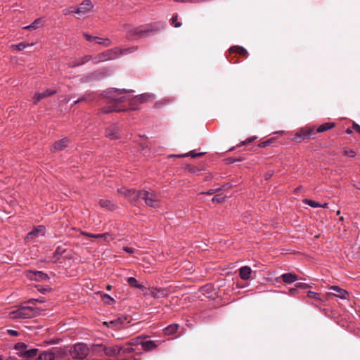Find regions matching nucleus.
<instances>
[{
    "label": "nucleus",
    "instance_id": "4",
    "mask_svg": "<svg viewBox=\"0 0 360 360\" xmlns=\"http://www.w3.org/2000/svg\"><path fill=\"white\" fill-rule=\"evenodd\" d=\"M39 314L40 310L38 308L28 305H22L10 314L12 319H30Z\"/></svg>",
    "mask_w": 360,
    "mask_h": 360
},
{
    "label": "nucleus",
    "instance_id": "13",
    "mask_svg": "<svg viewBox=\"0 0 360 360\" xmlns=\"http://www.w3.org/2000/svg\"><path fill=\"white\" fill-rule=\"evenodd\" d=\"M126 318L119 317L118 319L110 321L109 322H104V324L107 326L108 328H111L113 329H120L124 324Z\"/></svg>",
    "mask_w": 360,
    "mask_h": 360
},
{
    "label": "nucleus",
    "instance_id": "5",
    "mask_svg": "<svg viewBox=\"0 0 360 360\" xmlns=\"http://www.w3.org/2000/svg\"><path fill=\"white\" fill-rule=\"evenodd\" d=\"M142 200L146 205L152 207H158L161 200V195L154 191L142 190Z\"/></svg>",
    "mask_w": 360,
    "mask_h": 360
},
{
    "label": "nucleus",
    "instance_id": "16",
    "mask_svg": "<svg viewBox=\"0 0 360 360\" xmlns=\"http://www.w3.org/2000/svg\"><path fill=\"white\" fill-rule=\"evenodd\" d=\"M104 53L107 60H114L120 57V50L119 47L106 50Z\"/></svg>",
    "mask_w": 360,
    "mask_h": 360
},
{
    "label": "nucleus",
    "instance_id": "33",
    "mask_svg": "<svg viewBox=\"0 0 360 360\" xmlns=\"http://www.w3.org/2000/svg\"><path fill=\"white\" fill-rule=\"evenodd\" d=\"M142 347L146 351H150L155 349L157 345L153 340H146L142 342Z\"/></svg>",
    "mask_w": 360,
    "mask_h": 360
},
{
    "label": "nucleus",
    "instance_id": "56",
    "mask_svg": "<svg viewBox=\"0 0 360 360\" xmlns=\"http://www.w3.org/2000/svg\"><path fill=\"white\" fill-rule=\"evenodd\" d=\"M50 289H51L50 288L46 287V288H39V289H38V290H39L40 292L45 294V293H46L47 292H49V291L50 290Z\"/></svg>",
    "mask_w": 360,
    "mask_h": 360
},
{
    "label": "nucleus",
    "instance_id": "29",
    "mask_svg": "<svg viewBox=\"0 0 360 360\" xmlns=\"http://www.w3.org/2000/svg\"><path fill=\"white\" fill-rule=\"evenodd\" d=\"M330 289L336 292L339 297L342 299H347V292L345 290L342 289L336 285L332 286Z\"/></svg>",
    "mask_w": 360,
    "mask_h": 360
},
{
    "label": "nucleus",
    "instance_id": "10",
    "mask_svg": "<svg viewBox=\"0 0 360 360\" xmlns=\"http://www.w3.org/2000/svg\"><path fill=\"white\" fill-rule=\"evenodd\" d=\"M150 295L154 298H165L169 295V292L165 288H153L150 289Z\"/></svg>",
    "mask_w": 360,
    "mask_h": 360
},
{
    "label": "nucleus",
    "instance_id": "32",
    "mask_svg": "<svg viewBox=\"0 0 360 360\" xmlns=\"http://www.w3.org/2000/svg\"><path fill=\"white\" fill-rule=\"evenodd\" d=\"M335 127V124L333 122H326L321 125H320L316 129V132L321 133L324 132L328 129H330Z\"/></svg>",
    "mask_w": 360,
    "mask_h": 360
},
{
    "label": "nucleus",
    "instance_id": "57",
    "mask_svg": "<svg viewBox=\"0 0 360 360\" xmlns=\"http://www.w3.org/2000/svg\"><path fill=\"white\" fill-rule=\"evenodd\" d=\"M289 292H290V295H296L298 292L297 288L295 287V288H290Z\"/></svg>",
    "mask_w": 360,
    "mask_h": 360
},
{
    "label": "nucleus",
    "instance_id": "61",
    "mask_svg": "<svg viewBox=\"0 0 360 360\" xmlns=\"http://www.w3.org/2000/svg\"><path fill=\"white\" fill-rule=\"evenodd\" d=\"M255 139H256V136H253V137H251V138H248V139H246V140L243 143V144H246V143H250V142L253 141Z\"/></svg>",
    "mask_w": 360,
    "mask_h": 360
},
{
    "label": "nucleus",
    "instance_id": "58",
    "mask_svg": "<svg viewBox=\"0 0 360 360\" xmlns=\"http://www.w3.org/2000/svg\"><path fill=\"white\" fill-rule=\"evenodd\" d=\"M221 188H217V189H210L208 191H207L206 193H205V194L207 195H212L214 194V193H216L217 191H219Z\"/></svg>",
    "mask_w": 360,
    "mask_h": 360
},
{
    "label": "nucleus",
    "instance_id": "51",
    "mask_svg": "<svg viewBox=\"0 0 360 360\" xmlns=\"http://www.w3.org/2000/svg\"><path fill=\"white\" fill-rule=\"evenodd\" d=\"M134 352V349L131 347H122L121 352L124 354H129Z\"/></svg>",
    "mask_w": 360,
    "mask_h": 360
},
{
    "label": "nucleus",
    "instance_id": "9",
    "mask_svg": "<svg viewBox=\"0 0 360 360\" xmlns=\"http://www.w3.org/2000/svg\"><path fill=\"white\" fill-rule=\"evenodd\" d=\"M92 8V3L89 0H85L77 7L75 13L79 15H84L89 12Z\"/></svg>",
    "mask_w": 360,
    "mask_h": 360
},
{
    "label": "nucleus",
    "instance_id": "44",
    "mask_svg": "<svg viewBox=\"0 0 360 360\" xmlns=\"http://www.w3.org/2000/svg\"><path fill=\"white\" fill-rule=\"evenodd\" d=\"M28 46V45L25 44H23V43H20V44H13L11 46L12 48L18 50V51H22L23 49H25V48H27Z\"/></svg>",
    "mask_w": 360,
    "mask_h": 360
},
{
    "label": "nucleus",
    "instance_id": "28",
    "mask_svg": "<svg viewBox=\"0 0 360 360\" xmlns=\"http://www.w3.org/2000/svg\"><path fill=\"white\" fill-rule=\"evenodd\" d=\"M127 283L132 288H138L141 290H143L144 289V286L141 284H139L138 281L134 277L128 278Z\"/></svg>",
    "mask_w": 360,
    "mask_h": 360
},
{
    "label": "nucleus",
    "instance_id": "43",
    "mask_svg": "<svg viewBox=\"0 0 360 360\" xmlns=\"http://www.w3.org/2000/svg\"><path fill=\"white\" fill-rule=\"evenodd\" d=\"M226 198V195H223V194H217V195H215L212 199V202L214 203H220L221 202L224 201V200Z\"/></svg>",
    "mask_w": 360,
    "mask_h": 360
},
{
    "label": "nucleus",
    "instance_id": "35",
    "mask_svg": "<svg viewBox=\"0 0 360 360\" xmlns=\"http://www.w3.org/2000/svg\"><path fill=\"white\" fill-rule=\"evenodd\" d=\"M229 51L231 52H236L241 56H245L248 53L246 49L242 46H232L229 49Z\"/></svg>",
    "mask_w": 360,
    "mask_h": 360
},
{
    "label": "nucleus",
    "instance_id": "14",
    "mask_svg": "<svg viewBox=\"0 0 360 360\" xmlns=\"http://www.w3.org/2000/svg\"><path fill=\"white\" fill-rule=\"evenodd\" d=\"M122 349V347L120 346H111V347H105L104 349L103 354L108 356H115L119 354Z\"/></svg>",
    "mask_w": 360,
    "mask_h": 360
},
{
    "label": "nucleus",
    "instance_id": "17",
    "mask_svg": "<svg viewBox=\"0 0 360 360\" xmlns=\"http://www.w3.org/2000/svg\"><path fill=\"white\" fill-rule=\"evenodd\" d=\"M46 232V229L44 226H38L34 230L31 231L28 233L27 236V239L30 240L33 238V236H44Z\"/></svg>",
    "mask_w": 360,
    "mask_h": 360
},
{
    "label": "nucleus",
    "instance_id": "22",
    "mask_svg": "<svg viewBox=\"0 0 360 360\" xmlns=\"http://www.w3.org/2000/svg\"><path fill=\"white\" fill-rule=\"evenodd\" d=\"M91 58V56L89 55H86L75 61L71 62L68 64L69 68H75L82 65L85 64L88 61H89Z\"/></svg>",
    "mask_w": 360,
    "mask_h": 360
},
{
    "label": "nucleus",
    "instance_id": "34",
    "mask_svg": "<svg viewBox=\"0 0 360 360\" xmlns=\"http://www.w3.org/2000/svg\"><path fill=\"white\" fill-rule=\"evenodd\" d=\"M99 205L101 207L103 208H106L108 210H112L115 208V205L111 203V202L108 200L102 199L99 202Z\"/></svg>",
    "mask_w": 360,
    "mask_h": 360
},
{
    "label": "nucleus",
    "instance_id": "19",
    "mask_svg": "<svg viewBox=\"0 0 360 360\" xmlns=\"http://www.w3.org/2000/svg\"><path fill=\"white\" fill-rule=\"evenodd\" d=\"M299 132L302 135V136L304 139H309L312 135L315 134L314 127H306L302 128L299 130Z\"/></svg>",
    "mask_w": 360,
    "mask_h": 360
},
{
    "label": "nucleus",
    "instance_id": "48",
    "mask_svg": "<svg viewBox=\"0 0 360 360\" xmlns=\"http://www.w3.org/2000/svg\"><path fill=\"white\" fill-rule=\"evenodd\" d=\"M177 18H178V15H176L173 16V17H172V25H173L175 27H181V22H176Z\"/></svg>",
    "mask_w": 360,
    "mask_h": 360
},
{
    "label": "nucleus",
    "instance_id": "42",
    "mask_svg": "<svg viewBox=\"0 0 360 360\" xmlns=\"http://www.w3.org/2000/svg\"><path fill=\"white\" fill-rule=\"evenodd\" d=\"M203 154H204L203 153H194V151H191L188 153H185V154H182V155H177L175 156L179 157V158H183V157H186V156H191L192 158H196V157L202 156Z\"/></svg>",
    "mask_w": 360,
    "mask_h": 360
},
{
    "label": "nucleus",
    "instance_id": "36",
    "mask_svg": "<svg viewBox=\"0 0 360 360\" xmlns=\"http://www.w3.org/2000/svg\"><path fill=\"white\" fill-rule=\"evenodd\" d=\"M137 49H138V47L136 46H130V47H128V48H125V49H120V56H123V55H127V54L133 53V52L136 51L137 50Z\"/></svg>",
    "mask_w": 360,
    "mask_h": 360
},
{
    "label": "nucleus",
    "instance_id": "49",
    "mask_svg": "<svg viewBox=\"0 0 360 360\" xmlns=\"http://www.w3.org/2000/svg\"><path fill=\"white\" fill-rule=\"evenodd\" d=\"M307 296L310 298H313V299H316V300L320 299L319 294L315 292H313V291H309L307 292Z\"/></svg>",
    "mask_w": 360,
    "mask_h": 360
},
{
    "label": "nucleus",
    "instance_id": "21",
    "mask_svg": "<svg viewBox=\"0 0 360 360\" xmlns=\"http://www.w3.org/2000/svg\"><path fill=\"white\" fill-rule=\"evenodd\" d=\"M252 269L250 266H244L239 269V275L241 279L248 280L250 278Z\"/></svg>",
    "mask_w": 360,
    "mask_h": 360
},
{
    "label": "nucleus",
    "instance_id": "1",
    "mask_svg": "<svg viewBox=\"0 0 360 360\" xmlns=\"http://www.w3.org/2000/svg\"><path fill=\"white\" fill-rule=\"evenodd\" d=\"M131 92H133V91L125 89L110 88L106 89L103 92L102 96L107 104H108V106L102 108L101 112L103 113H108L124 110V108L120 106V104L129 100L127 94Z\"/></svg>",
    "mask_w": 360,
    "mask_h": 360
},
{
    "label": "nucleus",
    "instance_id": "62",
    "mask_svg": "<svg viewBox=\"0 0 360 360\" xmlns=\"http://www.w3.org/2000/svg\"><path fill=\"white\" fill-rule=\"evenodd\" d=\"M345 153L349 156V157H354V155H355V153L352 150H350V151H345Z\"/></svg>",
    "mask_w": 360,
    "mask_h": 360
},
{
    "label": "nucleus",
    "instance_id": "53",
    "mask_svg": "<svg viewBox=\"0 0 360 360\" xmlns=\"http://www.w3.org/2000/svg\"><path fill=\"white\" fill-rule=\"evenodd\" d=\"M27 302L28 303H34V302L42 303V302H44V299H30L28 300Z\"/></svg>",
    "mask_w": 360,
    "mask_h": 360
},
{
    "label": "nucleus",
    "instance_id": "31",
    "mask_svg": "<svg viewBox=\"0 0 360 360\" xmlns=\"http://www.w3.org/2000/svg\"><path fill=\"white\" fill-rule=\"evenodd\" d=\"M105 345L101 344L93 345L91 347L92 352L95 354L101 355L104 352Z\"/></svg>",
    "mask_w": 360,
    "mask_h": 360
},
{
    "label": "nucleus",
    "instance_id": "3",
    "mask_svg": "<svg viewBox=\"0 0 360 360\" xmlns=\"http://www.w3.org/2000/svg\"><path fill=\"white\" fill-rule=\"evenodd\" d=\"M89 349L84 343H78L69 346L65 349H58V356L60 358L70 355L72 359L77 360L84 359L89 354Z\"/></svg>",
    "mask_w": 360,
    "mask_h": 360
},
{
    "label": "nucleus",
    "instance_id": "55",
    "mask_svg": "<svg viewBox=\"0 0 360 360\" xmlns=\"http://www.w3.org/2000/svg\"><path fill=\"white\" fill-rule=\"evenodd\" d=\"M124 251H125L127 253L132 254L134 252V249L129 247H124L123 248Z\"/></svg>",
    "mask_w": 360,
    "mask_h": 360
},
{
    "label": "nucleus",
    "instance_id": "60",
    "mask_svg": "<svg viewBox=\"0 0 360 360\" xmlns=\"http://www.w3.org/2000/svg\"><path fill=\"white\" fill-rule=\"evenodd\" d=\"M8 334H10L12 336H17L18 335V331H16L15 330H11V329L8 330Z\"/></svg>",
    "mask_w": 360,
    "mask_h": 360
},
{
    "label": "nucleus",
    "instance_id": "11",
    "mask_svg": "<svg viewBox=\"0 0 360 360\" xmlns=\"http://www.w3.org/2000/svg\"><path fill=\"white\" fill-rule=\"evenodd\" d=\"M103 76L102 72L101 71H95L94 72L87 74L86 75H84L81 79L80 81L82 82H89L93 80H96L102 78Z\"/></svg>",
    "mask_w": 360,
    "mask_h": 360
},
{
    "label": "nucleus",
    "instance_id": "12",
    "mask_svg": "<svg viewBox=\"0 0 360 360\" xmlns=\"http://www.w3.org/2000/svg\"><path fill=\"white\" fill-rule=\"evenodd\" d=\"M27 276L30 279L37 281H43L48 278L47 274L40 271H30L27 274Z\"/></svg>",
    "mask_w": 360,
    "mask_h": 360
},
{
    "label": "nucleus",
    "instance_id": "52",
    "mask_svg": "<svg viewBox=\"0 0 360 360\" xmlns=\"http://www.w3.org/2000/svg\"><path fill=\"white\" fill-rule=\"evenodd\" d=\"M76 11V9H75V8L73 7H70L69 8H67V9H64L63 10V14L64 15H68L69 13H75Z\"/></svg>",
    "mask_w": 360,
    "mask_h": 360
},
{
    "label": "nucleus",
    "instance_id": "6",
    "mask_svg": "<svg viewBox=\"0 0 360 360\" xmlns=\"http://www.w3.org/2000/svg\"><path fill=\"white\" fill-rule=\"evenodd\" d=\"M118 192L131 202H136L142 200V191L121 188L118 189Z\"/></svg>",
    "mask_w": 360,
    "mask_h": 360
},
{
    "label": "nucleus",
    "instance_id": "20",
    "mask_svg": "<svg viewBox=\"0 0 360 360\" xmlns=\"http://www.w3.org/2000/svg\"><path fill=\"white\" fill-rule=\"evenodd\" d=\"M82 234H84V236H86L89 238H99V239H102L105 241H110L113 239L112 237L111 236V235L109 234L108 233H101V234H91V233H83Z\"/></svg>",
    "mask_w": 360,
    "mask_h": 360
},
{
    "label": "nucleus",
    "instance_id": "45",
    "mask_svg": "<svg viewBox=\"0 0 360 360\" xmlns=\"http://www.w3.org/2000/svg\"><path fill=\"white\" fill-rule=\"evenodd\" d=\"M26 348L27 345L24 343L20 342L16 344L15 346V349L18 351V352H25V350H26Z\"/></svg>",
    "mask_w": 360,
    "mask_h": 360
},
{
    "label": "nucleus",
    "instance_id": "50",
    "mask_svg": "<svg viewBox=\"0 0 360 360\" xmlns=\"http://www.w3.org/2000/svg\"><path fill=\"white\" fill-rule=\"evenodd\" d=\"M295 287H297V288L306 289L309 288V285L305 283L299 282L295 284Z\"/></svg>",
    "mask_w": 360,
    "mask_h": 360
},
{
    "label": "nucleus",
    "instance_id": "38",
    "mask_svg": "<svg viewBox=\"0 0 360 360\" xmlns=\"http://www.w3.org/2000/svg\"><path fill=\"white\" fill-rule=\"evenodd\" d=\"M65 252V249L60 247V246H58L56 250V252L53 255V260L54 262H56L57 260L59 259V257L63 255L64 252Z\"/></svg>",
    "mask_w": 360,
    "mask_h": 360
},
{
    "label": "nucleus",
    "instance_id": "37",
    "mask_svg": "<svg viewBox=\"0 0 360 360\" xmlns=\"http://www.w3.org/2000/svg\"><path fill=\"white\" fill-rule=\"evenodd\" d=\"M100 295H101V297L103 301L105 304H111L115 302V300L111 296L108 295V294L101 292Z\"/></svg>",
    "mask_w": 360,
    "mask_h": 360
},
{
    "label": "nucleus",
    "instance_id": "64",
    "mask_svg": "<svg viewBox=\"0 0 360 360\" xmlns=\"http://www.w3.org/2000/svg\"><path fill=\"white\" fill-rule=\"evenodd\" d=\"M322 205V206H321V207H323V208H325V207H327V206H328V203H324V204H323V205Z\"/></svg>",
    "mask_w": 360,
    "mask_h": 360
},
{
    "label": "nucleus",
    "instance_id": "59",
    "mask_svg": "<svg viewBox=\"0 0 360 360\" xmlns=\"http://www.w3.org/2000/svg\"><path fill=\"white\" fill-rule=\"evenodd\" d=\"M353 129L360 134V126L358 124H353Z\"/></svg>",
    "mask_w": 360,
    "mask_h": 360
},
{
    "label": "nucleus",
    "instance_id": "63",
    "mask_svg": "<svg viewBox=\"0 0 360 360\" xmlns=\"http://www.w3.org/2000/svg\"><path fill=\"white\" fill-rule=\"evenodd\" d=\"M269 144V141H266L263 142V143L261 144V146H262V147H265V146H268Z\"/></svg>",
    "mask_w": 360,
    "mask_h": 360
},
{
    "label": "nucleus",
    "instance_id": "46",
    "mask_svg": "<svg viewBox=\"0 0 360 360\" xmlns=\"http://www.w3.org/2000/svg\"><path fill=\"white\" fill-rule=\"evenodd\" d=\"M93 98H91V96L90 95L86 96H82L80 97L79 98H78L77 101H74V104H77L79 102H82V101H91Z\"/></svg>",
    "mask_w": 360,
    "mask_h": 360
},
{
    "label": "nucleus",
    "instance_id": "40",
    "mask_svg": "<svg viewBox=\"0 0 360 360\" xmlns=\"http://www.w3.org/2000/svg\"><path fill=\"white\" fill-rule=\"evenodd\" d=\"M106 60H107V59L105 58V54L104 52L99 53L98 55H97L96 57H94L93 58V62L94 63H98L100 62H104Z\"/></svg>",
    "mask_w": 360,
    "mask_h": 360
},
{
    "label": "nucleus",
    "instance_id": "15",
    "mask_svg": "<svg viewBox=\"0 0 360 360\" xmlns=\"http://www.w3.org/2000/svg\"><path fill=\"white\" fill-rule=\"evenodd\" d=\"M56 93V90L53 89H46L42 93H36L34 96V103H37L42 98H46L48 96H51Z\"/></svg>",
    "mask_w": 360,
    "mask_h": 360
},
{
    "label": "nucleus",
    "instance_id": "23",
    "mask_svg": "<svg viewBox=\"0 0 360 360\" xmlns=\"http://www.w3.org/2000/svg\"><path fill=\"white\" fill-rule=\"evenodd\" d=\"M38 352L37 349H26L25 352H17L18 355L20 356H24L27 358V359H29V358L34 356L37 355Z\"/></svg>",
    "mask_w": 360,
    "mask_h": 360
},
{
    "label": "nucleus",
    "instance_id": "30",
    "mask_svg": "<svg viewBox=\"0 0 360 360\" xmlns=\"http://www.w3.org/2000/svg\"><path fill=\"white\" fill-rule=\"evenodd\" d=\"M41 22H42L41 18H37L30 25L24 27L23 29L35 30L41 26Z\"/></svg>",
    "mask_w": 360,
    "mask_h": 360
},
{
    "label": "nucleus",
    "instance_id": "25",
    "mask_svg": "<svg viewBox=\"0 0 360 360\" xmlns=\"http://www.w3.org/2000/svg\"><path fill=\"white\" fill-rule=\"evenodd\" d=\"M68 139H62L58 141H56L53 146V149L55 150H62L65 149L68 146Z\"/></svg>",
    "mask_w": 360,
    "mask_h": 360
},
{
    "label": "nucleus",
    "instance_id": "18",
    "mask_svg": "<svg viewBox=\"0 0 360 360\" xmlns=\"http://www.w3.org/2000/svg\"><path fill=\"white\" fill-rule=\"evenodd\" d=\"M57 354L58 350H56V353L52 352L51 351H45L39 355L37 360H54L56 356L60 357V356Z\"/></svg>",
    "mask_w": 360,
    "mask_h": 360
},
{
    "label": "nucleus",
    "instance_id": "7",
    "mask_svg": "<svg viewBox=\"0 0 360 360\" xmlns=\"http://www.w3.org/2000/svg\"><path fill=\"white\" fill-rule=\"evenodd\" d=\"M155 98V96L153 94L145 93L140 95H137L134 96L131 100L129 99L130 104L132 105L133 103H142L148 100H153Z\"/></svg>",
    "mask_w": 360,
    "mask_h": 360
},
{
    "label": "nucleus",
    "instance_id": "2",
    "mask_svg": "<svg viewBox=\"0 0 360 360\" xmlns=\"http://www.w3.org/2000/svg\"><path fill=\"white\" fill-rule=\"evenodd\" d=\"M163 27V24L160 22L146 24L139 27H134L131 25L126 24L124 26V30L126 32V38L128 40L133 41L153 34Z\"/></svg>",
    "mask_w": 360,
    "mask_h": 360
},
{
    "label": "nucleus",
    "instance_id": "47",
    "mask_svg": "<svg viewBox=\"0 0 360 360\" xmlns=\"http://www.w3.org/2000/svg\"><path fill=\"white\" fill-rule=\"evenodd\" d=\"M302 136V135H301V134L297 131L292 140L295 142L300 143L302 140H304Z\"/></svg>",
    "mask_w": 360,
    "mask_h": 360
},
{
    "label": "nucleus",
    "instance_id": "39",
    "mask_svg": "<svg viewBox=\"0 0 360 360\" xmlns=\"http://www.w3.org/2000/svg\"><path fill=\"white\" fill-rule=\"evenodd\" d=\"M106 60H107V59L105 58V54L104 52L99 53L98 55H97L96 57H94L93 58V62L94 63H98L100 62H104Z\"/></svg>",
    "mask_w": 360,
    "mask_h": 360
},
{
    "label": "nucleus",
    "instance_id": "8",
    "mask_svg": "<svg viewBox=\"0 0 360 360\" xmlns=\"http://www.w3.org/2000/svg\"><path fill=\"white\" fill-rule=\"evenodd\" d=\"M120 128L117 125H111L106 129L105 136L110 140L120 139Z\"/></svg>",
    "mask_w": 360,
    "mask_h": 360
},
{
    "label": "nucleus",
    "instance_id": "24",
    "mask_svg": "<svg viewBox=\"0 0 360 360\" xmlns=\"http://www.w3.org/2000/svg\"><path fill=\"white\" fill-rule=\"evenodd\" d=\"M282 280L285 283H292L297 280V277L293 274H283L281 275Z\"/></svg>",
    "mask_w": 360,
    "mask_h": 360
},
{
    "label": "nucleus",
    "instance_id": "27",
    "mask_svg": "<svg viewBox=\"0 0 360 360\" xmlns=\"http://www.w3.org/2000/svg\"><path fill=\"white\" fill-rule=\"evenodd\" d=\"M94 41L98 44L103 45L104 47H108L112 44V41L108 38L96 37V38H94Z\"/></svg>",
    "mask_w": 360,
    "mask_h": 360
},
{
    "label": "nucleus",
    "instance_id": "54",
    "mask_svg": "<svg viewBox=\"0 0 360 360\" xmlns=\"http://www.w3.org/2000/svg\"><path fill=\"white\" fill-rule=\"evenodd\" d=\"M83 36L85 37V39L88 41H94V38H96V37H93L87 33H84Z\"/></svg>",
    "mask_w": 360,
    "mask_h": 360
},
{
    "label": "nucleus",
    "instance_id": "41",
    "mask_svg": "<svg viewBox=\"0 0 360 360\" xmlns=\"http://www.w3.org/2000/svg\"><path fill=\"white\" fill-rule=\"evenodd\" d=\"M303 202L304 204H307L309 206L311 207H321L322 205L321 204L314 201V200H309V199H304L303 200Z\"/></svg>",
    "mask_w": 360,
    "mask_h": 360
},
{
    "label": "nucleus",
    "instance_id": "26",
    "mask_svg": "<svg viewBox=\"0 0 360 360\" xmlns=\"http://www.w3.org/2000/svg\"><path fill=\"white\" fill-rule=\"evenodd\" d=\"M179 328V325L176 323L171 324L164 328V334L171 335L174 334Z\"/></svg>",
    "mask_w": 360,
    "mask_h": 360
}]
</instances>
